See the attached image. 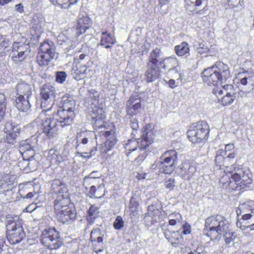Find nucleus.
<instances>
[{
  "label": "nucleus",
  "instance_id": "38",
  "mask_svg": "<svg viewBox=\"0 0 254 254\" xmlns=\"http://www.w3.org/2000/svg\"><path fill=\"white\" fill-rule=\"evenodd\" d=\"M64 34H61L58 37V43L60 45H64L65 46H67L65 49L67 50V52H68L72 49L74 48L75 45V44H73L72 41L69 40L67 38L64 39Z\"/></svg>",
  "mask_w": 254,
  "mask_h": 254
},
{
  "label": "nucleus",
  "instance_id": "15",
  "mask_svg": "<svg viewBox=\"0 0 254 254\" xmlns=\"http://www.w3.org/2000/svg\"><path fill=\"white\" fill-rule=\"evenodd\" d=\"M98 100L95 99L92 103L94 107H91L92 110L89 111L94 128L96 130L105 127V115L103 114V110L96 106Z\"/></svg>",
  "mask_w": 254,
  "mask_h": 254
},
{
  "label": "nucleus",
  "instance_id": "49",
  "mask_svg": "<svg viewBox=\"0 0 254 254\" xmlns=\"http://www.w3.org/2000/svg\"><path fill=\"white\" fill-rule=\"evenodd\" d=\"M235 98V94L225 95L221 97V103L224 106L230 104L234 102Z\"/></svg>",
  "mask_w": 254,
  "mask_h": 254
},
{
  "label": "nucleus",
  "instance_id": "11",
  "mask_svg": "<svg viewBox=\"0 0 254 254\" xmlns=\"http://www.w3.org/2000/svg\"><path fill=\"white\" fill-rule=\"evenodd\" d=\"M41 242L51 250L58 249L63 244L60 234L55 228L46 229L42 232Z\"/></svg>",
  "mask_w": 254,
  "mask_h": 254
},
{
  "label": "nucleus",
  "instance_id": "5",
  "mask_svg": "<svg viewBox=\"0 0 254 254\" xmlns=\"http://www.w3.org/2000/svg\"><path fill=\"white\" fill-rule=\"evenodd\" d=\"M229 228L228 220L221 215H216L206 219L203 232L211 240H219L222 234L229 231Z\"/></svg>",
  "mask_w": 254,
  "mask_h": 254
},
{
  "label": "nucleus",
  "instance_id": "26",
  "mask_svg": "<svg viewBox=\"0 0 254 254\" xmlns=\"http://www.w3.org/2000/svg\"><path fill=\"white\" fill-rule=\"evenodd\" d=\"M17 94L18 96H23L30 98L32 94L31 86L26 82H19L16 86Z\"/></svg>",
  "mask_w": 254,
  "mask_h": 254
},
{
  "label": "nucleus",
  "instance_id": "45",
  "mask_svg": "<svg viewBox=\"0 0 254 254\" xmlns=\"http://www.w3.org/2000/svg\"><path fill=\"white\" fill-rule=\"evenodd\" d=\"M98 212V208L96 206L93 205L91 206L87 212L88 220L93 222L95 218L97 216Z\"/></svg>",
  "mask_w": 254,
  "mask_h": 254
},
{
  "label": "nucleus",
  "instance_id": "22",
  "mask_svg": "<svg viewBox=\"0 0 254 254\" xmlns=\"http://www.w3.org/2000/svg\"><path fill=\"white\" fill-rule=\"evenodd\" d=\"M165 238L170 242L172 245L178 247L182 245L183 238L179 231L171 232L167 230L164 233Z\"/></svg>",
  "mask_w": 254,
  "mask_h": 254
},
{
  "label": "nucleus",
  "instance_id": "46",
  "mask_svg": "<svg viewBox=\"0 0 254 254\" xmlns=\"http://www.w3.org/2000/svg\"><path fill=\"white\" fill-rule=\"evenodd\" d=\"M176 183L177 182L175 178L172 176L166 178L164 184L165 188L169 190H174Z\"/></svg>",
  "mask_w": 254,
  "mask_h": 254
},
{
  "label": "nucleus",
  "instance_id": "53",
  "mask_svg": "<svg viewBox=\"0 0 254 254\" xmlns=\"http://www.w3.org/2000/svg\"><path fill=\"white\" fill-rule=\"evenodd\" d=\"M124 222L121 216H118L113 224L114 227L116 230H120L123 227Z\"/></svg>",
  "mask_w": 254,
  "mask_h": 254
},
{
  "label": "nucleus",
  "instance_id": "32",
  "mask_svg": "<svg viewBox=\"0 0 254 254\" xmlns=\"http://www.w3.org/2000/svg\"><path fill=\"white\" fill-rule=\"evenodd\" d=\"M174 50L176 55L179 57L188 56L190 55V46L186 42H183L179 45H176Z\"/></svg>",
  "mask_w": 254,
  "mask_h": 254
},
{
  "label": "nucleus",
  "instance_id": "62",
  "mask_svg": "<svg viewBox=\"0 0 254 254\" xmlns=\"http://www.w3.org/2000/svg\"><path fill=\"white\" fill-rule=\"evenodd\" d=\"M93 183V179H90L87 176H85L83 179V186H85L86 189H87V187L90 184Z\"/></svg>",
  "mask_w": 254,
  "mask_h": 254
},
{
  "label": "nucleus",
  "instance_id": "18",
  "mask_svg": "<svg viewBox=\"0 0 254 254\" xmlns=\"http://www.w3.org/2000/svg\"><path fill=\"white\" fill-rule=\"evenodd\" d=\"M170 67L168 72L174 71L177 73V79H181L182 77V73L180 72V68L178 67V62L177 59L174 56L168 57L164 58V63L162 65V67L165 69Z\"/></svg>",
  "mask_w": 254,
  "mask_h": 254
},
{
  "label": "nucleus",
  "instance_id": "40",
  "mask_svg": "<svg viewBox=\"0 0 254 254\" xmlns=\"http://www.w3.org/2000/svg\"><path fill=\"white\" fill-rule=\"evenodd\" d=\"M159 167L161 171L167 174H171L175 168L170 163L166 162V161H160V160H159Z\"/></svg>",
  "mask_w": 254,
  "mask_h": 254
},
{
  "label": "nucleus",
  "instance_id": "17",
  "mask_svg": "<svg viewBox=\"0 0 254 254\" xmlns=\"http://www.w3.org/2000/svg\"><path fill=\"white\" fill-rule=\"evenodd\" d=\"M33 26L31 30V34L37 39L39 38L43 32L45 25V19L42 14H36L33 17Z\"/></svg>",
  "mask_w": 254,
  "mask_h": 254
},
{
  "label": "nucleus",
  "instance_id": "48",
  "mask_svg": "<svg viewBox=\"0 0 254 254\" xmlns=\"http://www.w3.org/2000/svg\"><path fill=\"white\" fill-rule=\"evenodd\" d=\"M4 141L10 145H14L16 142V138L19 134L5 133Z\"/></svg>",
  "mask_w": 254,
  "mask_h": 254
},
{
  "label": "nucleus",
  "instance_id": "4",
  "mask_svg": "<svg viewBox=\"0 0 254 254\" xmlns=\"http://www.w3.org/2000/svg\"><path fill=\"white\" fill-rule=\"evenodd\" d=\"M202 78L204 83L208 85L218 86L223 84L231 78L229 67L223 63L219 62L216 66L205 69L202 73Z\"/></svg>",
  "mask_w": 254,
  "mask_h": 254
},
{
  "label": "nucleus",
  "instance_id": "7",
  "mask_svg": "<svg viewBox=\"0 0 254 254\" xmlns=\"http://www.w3.org/2000/svg\"><path fill=\"white\" fill-rule=\"evenodd\" d=\"M70 124H66L64 119L54 113L52 117H45L42 119L40 128L42 132L49 139L56 138L60 132L61 127L68 126Z\"/></svg>",
  "mask_w": 254,
  "mask_h": 254
},
{
  "label": "nucleus",
  "instance_id": "57",
  "mask_svg": "<svg viewBox=\"0 0 254 254\" xmlns=\"http://www.w3.org/2000/svg\"><path fill=\"white\" fill-rule=\"evenodd\" d=\"M213 93L218 98L219 100L220 98L221 99L222 97V95L224 93V90L222 87L221 88L218 87V86L215 87L213 89Z\"/></svg>",
  "mask_w": 254,
  "mask_h": 254
},
{
  "label": "nucleus",
  "instance_id": "16",
  "mask_svg": "<svg viewBox=\"0 0 254 254\" xmlns=\"http://www.w3.org/2000/svg\"><path fill=\"white\" fill-rule=\"evenodd\" d=\"M100 132L106 138V141L103 144L101 145L100 151L101 154L106 153L113 148L116 144L118 140L115 131L113 130H101Z\"/></svg>",
  "mask_w": 254,
  "mask_h": 254
},
{
  "label": "nucleus",
  "instance_id": "43",
  "mask_svg": "<svg viewBox=\"0 0 254 254\" xmlns=\"http://www.w3.org/2000/svg\"><path fill=\"white\" fill-rule=\"evenodd\" d=\"M244 221H247L249 224L248 226H244V228H242V230H245L246 228H250L251 230H254V211L251 214H245L244 216Z\"/></svg>",
  "mask_w": 254,
  "mask_h": 254
},
{
  "label": "nucleus",
  "instance_id": "20",
  "mask_svg": "<svg viewBox=\"0 0 254 254\" xmlns=\"http://www.w3.org/2000/svg\"><path fill=\"white\" fill-rule=\"evenodd\" d=\"M92 23L91 19L88 16H82L79 17L74 25L77 36L84 33L86 31L89 29L92 26Z\"/></svg>",
  "mask_w": 254,
  "mask_h": 254
},
{
  "label": "nucleus",
  "instance_id": "56",
  "mask_svg": "<svg viewBox=\"0 0 254 254\" xmlns=\"http://www.w3.org/2000/svg\"><path fill=\"white\" fill-rule=\"evenodd\" d=\"M81 50L83 53L80 54L79 56L80 60H82L84 59L86 57H88L90 52V48L87 46H83L81 49Z\"/></svg>",
  "mask_w": 254,
  "mask_h": 254
},
{
  "label": "nucleus",
  "instance_id": "29",
  "mask_svg": "<svg viewBox=\"0 0 254 254\" xmlns=\"http://www.w3.org/2000/svg\"><path fill=\"white\" fill-rule=\"evenodd\" d=\"M15 106L19 111L25 112L31 108L30 98L23 96H18L15 99Z\"/></svg>",
  "mask_w": 254,
  "mask_h": 254
},
{
  "label": "nucleus",
  "instance_id": "31",
  "mask_svg": "<svg viewBox=\"0 0 254 254\" xmlns=\"http://www.w3.org/2000/svg\"><path fill=\"white\" fill-rule=\"evenodd\" d=\"M205 0H184L185 7L188 11L197 12V10Z\"/></svg>",
  "mask_w": 254,
  "mask_h": 254
},
{
  "label": "nucleus",
  "instance_id": "28",
  "mask_svg": "<svg viewBox=\"0 0 254 254\" xmlns=\"http://www.w3.org/2000/svg\"><path fill=\"white\" fill-rule=\"evenodd\" d=\"M116 43V40L114 35L108 33L107 31H104L102 33L101 37V41L100 45L104 47L106 49H111V45H114Z\"/></svg>",
  "mask_w": 254,
  "mask_h": 254
},
{
  "label": "nucleus",
  "instance_id": "24",
  "mask_svg": "<svg viewBox=\"0 0 254 254\" xmlns=\"http://www.w3.org/2000/svg\"><path fill=\"white\" fill-rule=\"evenodd\" d=\"M196 171L194 166L188 163L182 164L180 169V175L186 180H190Z\"/></svg>",
  "mask_w": 254,
  "mask_h": 254
},
{
  "label": "nucleus",
  "instance_id": "35",
  "mask_svg": "<svg viewBox=\"0 0 254 254\" xmlns=\"http://www.w3.org/2000/svg\"><path fill=\"white\" fill-rule=\"evenodd\" d=\"M86 70L87 67L85 65L80 66L78 67L74 66L72 68L71 74L74 79L79 80L83 77Z\"/></svg>",
  "mask_w": 254,
  "mask_h": 254
},
{
  "label": "nucleus",
  "instance_id": "61",
  "mask_svg": "<svg viewBox=\"0 0 254 254\" xmlns=\"http://www.w3.org/2000/svg\"><path fill=\"white\" fill-rule=\"evenodd\" d=\"M190 233V227L188 224H184L183 226L182 231L181 234H183L184 235L188 234Z\"/></svg>",
  "mask_w": 254,
  "mask_h": 254
},
{
  "label": "nucleus",
  "instance_id": "47",
  "mask_svg": "<svg viewBox=\"0 0 254 254\" xmlns=\"http://www.w3.org/2000/svg\"><path fill=\"white\" fill-rule=\"evenodd\" d=\"M138 203L133 197H131L130 200L129 209H130V216L132 218L133 216H135L137 214V208Z\"/></svg>",
  "mask_w": 254,
  "mask_h": 254
},
{
  "label": "nucleus",
  "instance_id": "9",
  "mask_svg": "<svg viewBox=\"0 0 254 254\" xmlns=\"http://www.w3.org/2000/svg\"><path fill=\"white\" fill-rule=\"evenodd\" d=\"M56 113L61 116L66 124L71 125L75 117V101L73 97L66 94L63 96Z\"/></svg>",
  "mask_w": 254,
  "mask_h": 254
},
{
  "label": "nucleus",
  "instance_id": "42",
  "mask_svg": "<svg viewBox=\"0 0 254 254\" xmlns=\"http://www.w3.org/2000/svg\"><path fill=\"white\" fill-rule=\"evenodd\" d=\"M30 53H11V57L12 60L15 63L23 62L27 57L29 55Z\"/></svg>",
  "mask_w": 254,
  "mask_h": 254
},
{
  "label": "nucleus",
  "instance_id": "33",
  "mask_svg": "<svg viewBox=\"0 0 254 254\" xmlns=\"http://www.w3.org/2000/svg\"><path fill=\"white\" fill-rule=\"evenodd\" d=\"M48 157L52 163L59 164L64 160L63 156L56 149H51L49 151Z\"/></svg>",
  "mask_w": 254,
  "mask_h": 254
},
{
  "label": "nucleus",
  "instance_id": "63",
  "mask_svg": "<svg viewBox=\"0 0 254 254\" xmlns=\"http://www.w3.org/2000/svg\"><path fill=\"white\" fill-rule=\"evenodd\" d=\"M96 187L94 186H92L90 188L89 191L88 193V196L90 197L91 198H96L97 197L95 196V193H96Z\"/></svg>",
  "mask_w": 254,
  "mask_h": 254
},
{
  "label": "nucleus",
  "instance_id": "59",
  "mask_svg": "<svg viewBox=\"0 0 254 254\" xmlns=\"http://www.w3.org/2000/svg\"><path fill=\"white\" fill-rule=\"evenodd\" d=\"M6 98L4 94H0V110L4 111L6 109Z\"/></svg>",
  "mask_w": 254,
  "mask_h": 254
},
{
  "label": "nucleus",
  "instance_id": "27",
  "mask_svg": "<svg viewBox=\"0 0 254 254\" xmlns=\"http://www.w3.org/2000/svg\"><path fill=\"white\" fill-rule=\"evenodd\" d=\"M160 161L170 163L175 167L177 163L178 154L174 150H170L164 152L160 158Z\"/></svg>",
  "mask_w": 254,
  "mask_h": 254
},
{
  "label": "nucleus",
  "instance_id": "58",
  "mask_svg": "<svg viewBox=\"0 0 254 254\" xmlns=\"http://www.w3.org/2000/svg\"><path fill=\"white\" fill-rule=\"evenodd\" d=\"M208 51V48L204 44H200L196 48V52L200 55L206 53Z\"/></svg>",
  "mask_w": 254,
  "mask_h": 254
},
{
  "label": "nucleus",
  "instance_id": "54",
  "mask_svg": "<svg viewBox=\"0 0 254 254\" xmlns=\"http://www.w3.org/2000/svg\"><path fill=\"white\" fill-rule=\"evenodd\" d=\"M130 126L132 129V132L131 133V134L133 137H135L136 133L137 132V129L139 127L138 121L135 119H131Z\"/></svg>",
  "mask_w": 254,
  "mask_h": 254
},
{
  "label": "nucleus",
  "instance_id": "25",
  "mask_svg": "<svg viewBox=\"0 0 254 254\" xmlns=\"http://www.w3.org/2000/svg\"><path fill=\"white\" fill-rule=\"evenodd\" d=\"M147 69L145 72V76L147 82H152L158 78L160 75L159 66L150 65L147 64Z\"/></svg>",
  "mask_w": 254,
  "mask_h": 254
},
{
  "label": "nucleus",
  "instance_id": "34",
  "mask_svg": "<svg viewBox=\"0 0 254 254\" xmlns=\"http://www.w3.org/2000/svg\"><path fill=\"white\" fill-rule=\"evenodd\" d=\"M30 53V46L22 42H14L12 45V49L11 53Z\"/></svg>",
  "mask_w": 254,
  "mask_h": 254
},
{
  "label": "nucleus",
  "instance_id": "8",
  "mask_svg": "<svg viewBox=\"0 0 254 254\" xmlns=\"http://www.w3.org/2000/svg\"><path fill=\"white\" fill-rule=\"evenodd\" d=\"M7 239L9 243L14 245L20 243L25 237L22 226V221L17 216L6 217Z\"/></svg>",
  "mask_w": 254,
  "mask_h": 254
},
{
  "label": "nucleus",
  "instance_id": "44",
  "mask_svg": "<svg viewBox=\"0 0 254 254\" xmlns=\"http://www.w3.org/2000/svg\"><path fill=\"white\" fill-rule=\"evenodd\" d=\"M252 77L250 76V73L248 71L243 69V71L241 73L240 83L242 85H246L252 80Z\"/></svg>",
  "mask_w": 254,
  "mask_h": 254
},
{
  "label": "nucleus",
  "instance_id": "1",
  "mask_svg": "<svg viewBox=\"0 0 254 254\" xmlns=\"http://www.w3.org/2000/svg\"><path fill=\"white\" fill-rule=\"evenodd\" d=\"M222 156H215V163L223 172L220 174L219 182L221 187L228 192L244 189L252 182V174L246 168L239 167L229 168Z\"/></svg>",
  "mask_w": 254,
  "mask_h": 254
},
{
  "label": "nucleus",
  "instance_id": "14",
  "mask_svg": "<svg viewBox=\"0 0 254 254\" xmlns=\"http://www.w3.org/2000/svg\"><path fill=\"white\" fill-rule=\"evenodd\" d=\"M38 144L36 137L32 136L31 138L22 140L20 142L19 151L22 157H28L29 159H33L35 154V148Z\"/></svg>",
  "mask_w": 254,
  "mask_h": 254
},
{
  "label": "nucleus",
  "instance_id": "3",
  "mask_svg": "<svg viewBox=\"0 0 254 254\" xmlns=\"http://www.w3.org/2000/svg\"><path fill=\"white\" fill-rule=\"evenodd\" d=\"M153 142L152 132L151 131H145L143 133L141 137L139 138L129 139L126 144L125 148L127 155H129L132 152L135 151L138 148V155L134 160L135 165H139L145 160L148 155L147 148Z\"/></svg>",
  "mask_w": 254,
  "mask_h": 254
},
{
  "label": "nucleus",
  "instance_id": "37",
  "mask_svg": "<svg viewBox=\"0 0 254 254\" xmlns=\"http://www.w3.org/2000/svg\"><path fill=\"white\" fill-rule=\"evenodd\" d=\"M223 236L224 240L226 245L230 246L231 244H233L234 241L237 238V234L235 232L231 231L230 229H229V231L224 232L222 234Z\"/></svg>",
  "mask_w": 254,
  "mask_h": 254
},
{
  "label": "nucleus",
  "instance_id": "52",
  "mask_svg": "<svg viewBox=\"0 0 254 254\" xmlns=\"http://www.w3.org/2000/svg\"><path fill=\"white\" fill-rule=\"evenodd\" d=\"M224 90V93L225 95L229 94H235L234 90V86L232 84H220Z\"/></svg>",
  "mask_w": 254,
  "mask_h": 254
},
{
  "label": "nucleus",
  "instance_id": "60",
  "mask_svg": "<svg viewBox=\"0 0 254 254\" xmlns=\"http://www.w3.org/2000/svg\"><path fill=\"white\" fill-rule=\"evenodd\" d=\"M19 193L21 197H23L24 198H27V199H31L32 198H33L34 196V195L36 194V192L35 191H31V192H28L26 194V195L23 196V195L21 193L20 190H19Z\"/></svg>",
  "mask_w": 254,
  "mask_h": 254
},
{
  "label": "nucleus",
  "instance_id": "30",
  "mask_svg": "<svg viewBox=\"0 0 254 254\" xmlns=\"http://www.w3.org/2000/svg\"><path fill=\"white\" fill-rule=\"evenodd\" d=\"M13 187V181L11 180L10 176L6 175L0 180V191L7 192Z\"/></svg>",
  "mask_w": 254,
  "mask_h": 254
},
{
  "label": "nucleus",
  "instance_id": "6",
  "mask_svg": "<svg viewBox=\"0 0 254 254\" xmlns=\"http://www.w3.org/2000/svg\"><path fill=\"white\" fill-rule=\"evenodd\" d=\"M97 145L96 132L85 131L77 133L75 149L88 155V159L95 155Z\"/></svg>",
  "mask_w": 254,
  "mask_h": 254
},
{
  "label": "nucleus",
  "instance_id": "10",
  "mask_svg": "<svg viewBox=\"0 0 254 254\" xmlns=\"http://www.w3.org/2000/svg\"><path fill=\"white\" fill-rule=\"evenodd\" d=\"M209 131V127L205 121H199L190 126L188 137L194 143L204 141L208 139Z\"/></svg>",
  "mask_w": 254,
  "mask_h": 254
},
{
  "label": "nucleus",
  "instance_id": "36",
  "mask_svg": "<svg viewBox=\"0 0 254 254\" xmlns=\"http://www.w3.org/2000/svg\"><path fill=\"white\" fill-rule=\"evenodd\" d=\"M10 41L3 37L0 35V55L5 54L10 50Z\"/></svg>",
  "mask_w": 254,
  "mask_h": 254
},
{
  "label": "nucleus",
  "instance_id": "50",
  "mask_svg": "<svg viewBox=\"0 0 254 254\" xmlns=\"http://www.w3.org/2000/svg\"><path fill=\"white\" fill-rule=\"evenodd\" d=\"M54 5L63 6V5L69 3V5L76 3L78 0H49Z\"/></svg>",
  "mask_w": 254,
  "mask_h": 254
},
{
  "label": "nucleus",
  "instance_id": "19",
  "mask_svg": "<svg viewBox=\"0 0 254 254\" xmlns=\"http://www.w3.org/2000/svg\"><path fill=\"white\" fill-rule=\"evenodd\" d=\"M141 99L137 94H133L130 97L126 103L127 111L128 115L132 116L135 114L141 108Z\"/></svg>",
  "mask_w": 254,
  "mask_h": 254
},
{
  "label": "nucleus",
  "instance_id": "39",
  "mask_svg": "<svg viewBox=\"0 0 254 254\" xmlns=\"http://www.w3.org/2000/svg\"><path fill=\"white\" fill-rule=\"evenodd\" d=\"M20 127L14 123L7 122L4 128V133H11L19 134Z\"/></svg>",
  "mask_w": 254,
  "mask_h": 254
},
{
  "label": "nucleus",
  "instance_id": "55",
  "mask_svg": "<svg viewBox=\"0 0 254 254\" xmlns=\"http://www.w3.org/2000/svg\"><path fill=\"white\" fill-rule=\"evenodd\" d=\"M67 74L64 71H58L56 74V81L63 83L66 79Z\"/></svg>",
  "mask_w": 254,
  "mask_h": 254
},
{
  "label": "nucleus",
  "instance_id": "41",
  "mask_svg": "<svg viewBox=\"0 0 254 254\" xmlns=\"http://www.w3.org/2000/svg\"><path fill=\"white\" fill-rule=\"evenodd\" d=\"M228 5L232 8H236L237 10H241L244 8L245 2L244 0H227Z\"/></svg>",
  "mask_w": 254,
  "mask_h": 254
},
{
  "label": "nucleus",
  "instance_id": "51",
  "mask_svg": "<svg viewBox=\"0 0 254 254\" xmlns=\"http://www.w3.org/2000/svg\"><path fill=\"white\" fill-rule=\"evenodd\" d=\"M33 161V159H29L28 157H23V160L19 161L18 163V166L20 167L21 169L25 170L27 168L31 169L30 166V162Z\"/></svg>",
  "mask_w": 254,
  "mask_h": 254
},
{
  "label": "nucleus",
  "instance_id": "13",
  "mask_svg": "<svg viewBox=\"0 0 254 254\" xmlns=\"http://www.w3.org/2000/svg\"><path fill=\"white\" fill-rule=\"evenodd\" d=\"M56 91L55 88L50 84H45L41 89L42 97L41 104L43 112L46 113L51 110L55 103Z\"/></svg>",
  "mask_w": 254,
  "mask_h": 254
},
{
  "label": "nucleus",
  "instance_id": "21",
  "mask_svg": "<svg viewBox=\"0 0 254 254\" xmlns=\"http://www.w3.org/2000/svg\"><path fill=\"white\" fill-rule=\"evenodd\" d=\"M254 211V201L248 200L243 203H241L236 209L238 219L242 216L240 219L244 220V216L246 214H251Z\"/></svg>",
  "mask_w": 254,
  "mask_h": 254
},
{
  "label": "nucleus",
  "instance_id": "2",
  "mask_svg": "<svg viewBox=\"0 0 254 254\" xmlns=\"http://www.w3.org/2000/svg\"><path fill=\"white\" fill-rule=\"evenodd\" d=\"M51 191L57 194L54 201V208L58 220L65 223L69 220H74L76 212L73 204L70 203L66 184L59 180H55L51 185Z\"/></svg>",
  "mask_w": 254,
  "mask_h": 254
},
{
  "label": "nucleus",
  "instance_id": "64",
  "mask_svg": "<svg viewBox=\"0 0 254 254\" xmlns=\"http://www.w3.org/2000/svg\"><path fill=\"white\" fill-rule=\"evenodd\" d=\"M176 218H172L169 220V224L170 225L174 226L176 224L177 221H179V219L181 218V216L180 214L176 215Z\"/></svg>",
  "mask_w": 254,
  "mask_h": 254
},
{
  "label": "nucleus",
  "instance_id": "23",
  "mask_svg": "<svg viewBox=\"0 0 254 254\" xmlns=\"http://www.w3.org/2000/svg\"><path fill=\"white\" fill-rule=\"evenodd\" d=\"M162 52L159 48L154 49L150 53L148 60V64L155 65V66H161L164 63V58L162 57Z\"/></svg>",
  "mask_w": 254,
  "mask_h": 254
},
{
  "label": "nucleus",
  "instance_id": "12",
  "mask_svg": "<svg viewBox=\"0 0 254 254\" xmlns=\"http://www.w3.org/2000/svg\"><path fill=\"white\" fill-rule=\"evenodd\" d=\"M37 57V63L40 65H46L54 59L56 53V47L52 41H47L42 43Z\"/></svg>",
  "mask_w": 254,
  "mask_h": 254
}]
</instances>
